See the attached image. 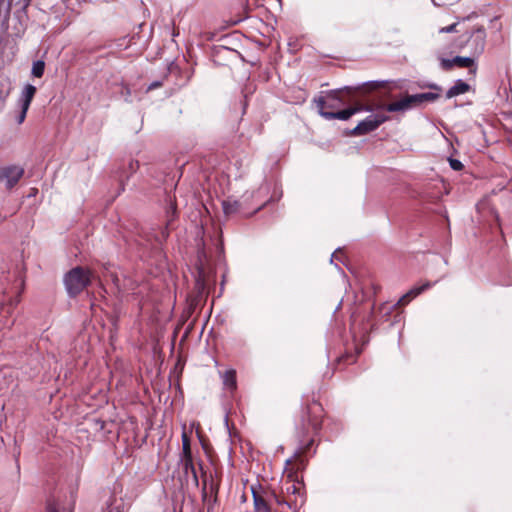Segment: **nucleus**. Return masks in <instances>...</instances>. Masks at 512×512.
<instances>
[{
    "mask_svg": "<svg viewBox=\"0 0 512 512\" xmlns=\"http://www.w3.org/2000/svg\"><path fill=\"white\" fill-rule=\"evenodd\" d=\"M351 90V87H345L342 90H332L325 96L315 98L314 103L316 104L318 113L327 120L338 119L345 121L360 111H371L370 107L360 104L340 110V107L345 104L340 94L343 91L350 93Z\"/></svg>",
    "mask_w": 512,
    "mask_h": 512,
    "instance_id": "1",
    "label": "nucleus"
},
{
    "mask_svg": "<svg viewBox=\"0 0 512 512\" xmlns=\"http://www.w3.org/2000/svg\"><path fill=\"white\" fill-rule=\"evenodd\" d=\"M90 281V271L79 266L71 269L64 278L66 290L73 297L81 293L89 285Z\"/></svg>",
    "mask_w": 512,
    "mask_h": 512,
    "instance_id": "2",
    "label": "nucleus"
},
{
    "mask_svg": "<svg viewBox=\"0 0 512 512\" xmlns=\"http://www.w3.org/2000/svg\"><path fill=\"white\" fill-rule=\"evenodd\" d=\"M322 407L319 403L308 405L298 426L299 436L305 438L310 432L317 431L321 426Z\"/></svg>",
    "mask_w": 512,
    "mask_h": 512,
    "instance_id": "3",
    "label": "nucleus"
},
{
    "mask_svg": "<svg viewBox=\"0 0 512 512\" xmlns=\"http://www.w3.org/2000/svg\"><path fill=\"white\" fill-rule=\"evenodd\" d=\"M450 71H454L456 69H466L467 70V80H475L478 65L473 57H462L455 56L450 58Z\"/></svg>",
    "mask_w": 512,
    "mask_h": 512,
    "instance_id": "4",
    "label": "nucleus"
},
{
    "mask_svg": "<svg viewBox=\"0 0 512 512\" xmlns=\"http://www.w3.org/2000/svg\"><path fill=\"white\" fill-rule=\"evenodd\" d=\"M387 119L388 117L382 114L369 115L363 121L358 123V125L352 130V134L357 136L365 135L376 130Z\"/></svg>",
    "mask_w": 512,
    "mask_h": 512,
    "instance_id": "5",
    "label": "nucleus"
},
{
    "mask_svg": "<svg viewBox=\"0 0 512 512\" xmlns=\"http://www.w3.org/2000/svg\"><path fill=\"white\" fill-rule=\"evenodd\" d=\"M251 491L253 495L254 512H271L269 504L271 500L268 491L263 490L261 487L256 488L254 486L251 487Z\"/></svg>",
    "mask_w": 512,
    "mask_h": 512,
    "instance_id": "6",
    "label": "nucleus"
},
{
    "mask_svg": "<svg viewBox=\"0 0 512 512\" xmlns=\"http://www.w3.org/2000/svg\"><path fill=\"white\" fill-rule=\"evenodd\" d=\"M24 169L19 166H8L0 170V182L6 181L8 189L13 188L18 181L22 178Z\"/></svg>",
    "mask_w": 512,
    "mask_h": 512,
    "instance_id": "7",
    "label": "nucleus"
},
{
    "mask_svg": "<svg viewBox=\"0 0 512 512\" xmlns=\"http://www.w3.org/2000/svg\"><path fill=\"white\" fill-rule=\"evenodd\" d=\"M432 286V283L429 281H426L420 285H416L412 287L407 293H405L395 304L394 308H398L401 306L407 305L410 301H412L414 298H416L418 295L426 291Z\"/></svg>",
    "mask_w": 512,
    "mask_h": 512,
    "instance_id": "8",
    "label": "nucleus"
},
{
    "mask_svg": "<svg viewBox=\"0 0 512 512\" xmlns=\"http://www.w3.org/2000/svg\"><path fill=\"white\" fill-rule=\"evenodd\" d=\"M414 101L415 98H413L412 95H406L398 101L384 105L383 108L388 112H405L415 107Z\"/></svg>",
    "mask_w": 512,
    "mask_h": 512,
    "instance_id": "9",
    "label": "nucleus"
},
{
    "mask_svg": "<svg viewBox=\"0 0 512 512\" xmlns=\"http://www.w3.org/2000/svg\"><path fill=\"white\" fill-rule=\"evenodd\" d=\"M485 35L486 32L483 27L474 28L471 31H465L463 33L466 42L471 39L475 42V50L477 52H481L484 48Z\"/></svg>",
    "mask_w": 512,
    "mask_h": 512,
    "instance_id": "10",
    "label": "nucleus"
},
{
    "mask_svg": "<svg viewBox=\"0 0 512 512\" xmlns=\"http://www.w3.org/2000/svg\"><path fill=\"white\" fill-rule=\"evenodd\" d=\"M471 80H467V75L464 79L458 78L454 81V84L450 86L449 95L450 99L465 93L472 91L475 92V89L470 85Z\"/></svg>",
    "mask_w": 512,
    "mask_h": 512,
    "instance_id": "11",
    "label": "nucleus"
},
{
    "mask_svg": "<svg viewBox=\"0 0 512 512\" xmlns=\"http://www.w3.org/2000/svg\"><path fill=\"white\" fill-rule=\"evenodd\" d=\"M306 460L298 453L293 458L286 460L285 470L288 478L294 477V475L305 468Z\"/></svg>",
    "mask_w": 512,
    "mask_h": 512,
    "instance_id": "12",
    "label": "nucleus"
},
{
    "mask_svg": "<svg viewBox=\"0 0 512 512\" xmlns=\"http://www.w3.org/2000/svg\"><path fill=\"white\" fill-rule=\"evenodd\" d=\"M268 495L270 496V500H274L278 505H286L288 506L289 509L293 510H296L298 506H300L303 503V500L299 502L296 497H281L277 495L274 491H268Z\"/></svg>",
    "mask_w": 512,
    "mask_h": 512,
    "instance_id": "13",
    "label": "nucleus"
},
{
    "mask_svg": "<svg viewBox=\"0 0 512 512\" xmlns=\"http://www.w3.org/2000/svg\"><path fill=\"white\" fill-rule=\"evenodd\" d=\"M35 94H36V87L31 84H27L24 87V89L21 93V96H20L21 107H24V109H29V106H30Z\"/></svg>",
    "mask_w": 512,
    "mask_h": 512,
    "instance_id": "14",
    "label": "nucleus"
},
{
    "mask_svg": "<svg viewBox=\"0 0 512 512\" xmlns=\"http://www.w3.org/2000/svg\"><path fill=\"white\" fill-rule=\"evenodd\" d=\"M220 376L226 389L234 391L237 388L236 371L234 369L220 373Z\"/></svg>",
    "mask_w": 512,
    "mask_h": 512,
    "instance_id": "15",
    "label": "nucleus"
},
{
    "mask_svg": "<svg viewBox=\"0 0 512 512\" xmlns=\"http://www.w3.org/2000/svg\"><path fill=\"white\" fill-rule=\"evenodd\" d=\"M182 465H183L184 473L186 475L191 474L195 485H198L199 480H198V476H197L196 467L193 463V458L192 457L182 458Z\"/></svg>",
    "mask_w": 512,
    "mask_h": 512,
    "instance_id": "16",
    "label": "nucleus"
},
{
    "mask_svg": "<svg viewBox=\"0 0 512 512\" xmlns=\"http://www.w3.org/2000/svg\"><path fill=\"white\" fill-rule=\"evenodd\" d=\"M413 98H415L414 104L415 107L421 105L424 102H433L435 101L439 95L434 92H425V93H419V94H413Z\"/></svg>",
    "mask_w": 512,
    "mask_h": 512,
    "instance_id": "17",
    "label": "nucleus"
},
{
    "mask_svg": "<svg viewBox=\"0 0 512 512\" xmlns=\"http://www.w3.org/2000/svg\"><path fill=\"white\" fill-rule=\"evenodd\" d=\"M290 482L287 483V486H286V494L288 497H292V495L294 496V498L296 497L298 499V496L300 497V500H298L299 502L302 500V497L300 496V492H301V483L299 481H295L292 478H290Z\"/></svg>",
    "mask_w": 512,
    "mask_h": 512,
    "instance_id": "18",
    "label": "nucleus"
},
{
    "mask_svg": "<svg viewBox=\"0 0 512 512\" xmlns=\"http://www.w3.org/2000/svg\"><path fill=\"white\" fill-rule=\"evenodd\" d=\"M222 206L226 215L236 213L240 209V203L237 200H225L223 201Z\"/></svg>",
    "mask_w": 512,
    "mask_h": 512,
    "instance_id": "19",
    "label": "nucleus"
},
{
    "mask_svg": "<svg viewBox=\"0 0 512 512\" xmlns=\"http://www.w3.org/2000/svg\"><path fill=\"white\" fill-rule=\"evenodd\" d=\"M393 83L391 81H370L365 83L367 91H372L380 88L392 89Z\"/></svg>",
    "mask_w": 512,
    "mask_h": 512,
    "instance_id": "20",
    "label": "nucleus"
},
{
    "mask_svg": "<svg viewBox=\"0 0 512 512\" xmlns=\"http://www.w3.org/2000/svg\"><path fill=\"white\" fill-rule=\"evenodd\" d=\"M182 450H183L182 458L192 457L190 439L185 432H183V434H182Z\"/></svg>",
    "mask_w": 512,
    "mask_h": 512,
    "instance_id": "21",
    "label": "nucleus"
},
{
    "mask_svg": "<svg viewBox=\"0 0 512 512\" xmlns=\"http://www.w3.org/2000/svg\"><path fill=\"white\" fill-rule=\"evenodd\" d=\"M103 512H122V502L116 498H111Z\"/></svg>",
    "mask_w": 512,
    "mask_h": 512,
    "instance_id": "22",
    "label": "nucleus"
},
{
    "mask_svg": "<svg viewBox=\"0 0 512 512\" xmlns=\"http://www.w3.org/2000/svg\"><path fill=\"white\" fill-rule=\"evenodd\" d=\"M45 69V63L41 60L35 61L32 66V74L35 77H42Z\"/></svg>",
    "mask_w": 512,
    "mask_h": 512,
    "instance_id": "23",
    "label": "nucleus"
},
{
    "mask_svg": "<svg viewBox=\"0 0 512 512\" xmlns=\"http://www.w3.org/2000/svg\"><path fill=\"white\" fill-rule=\"evenodd\" d=\"M449 165L455 171H461L465 168L464 164L460 160L453 158L452 155H450Z\"/></svg>",
    "mask_w": 512,
    "mask_h": 512,
    "instance_id": "24",
    "label": "nucleus"
},
{
    "mask_svg": "<svg viewBox=\"0 0 512 512\" xmlns=\"http://www.w3.org/2000/svg\"><path fill=\"white\" fill-rule=\"evenodd\" d=\"M47 512H72L70 509L58 508L54 503H50L47 506Z\"/></svg>",
    "mask_w": 512,
    "mask_h": 512,
    "instance_id": "25",
    "label": "nucleus"
},
{
    "mask_svg": "<svg viewBox=\"0 0 512 512\" xmlns=\"http://www.w3.org/2000/svg\"><path fill=\"white\" fill-rule=\"evenodd\" d=\"M120 93H121V95L124 97V100H125L126 102H129V101H130V99H129V98H130V96H131V90H130V88H129L128 86L123 85Z\"/></svg>",
    "mask_w": 512,
    "mask_h": 512,
    "instance_id": "26",
    "label": "nucleus"
},
{
    "mask_svg": "<svg viewBox=\"0 0 512 512\" xmlns=\"http://www.w3.org/2000/svg\"><path fill=\"white\" fill-rule=\"evenodd\" d=\"M27 111H28V109H24V107H21V112H20V114H19V116L17 118V122L19 124H21L25 120Z\"/></svg>",
    "mask_w": 512,
    "mask_h": 512,
    "instance_id": "27",
    "label": "nucleus"
},
{
    "mask_svg": "<svg viewBox=\"0 0 512 512\" xmlns=\"http://www.w3.org/2000/svg\"><path fill=\"white\" fill-rule=\"evenodd\" d=\"M160 86H161V82H159V81H155V82L151 83V84L148 86V89H147V90H148V91H150V90H153V89L158 88V87H160Z\"/></svg>",
    "mask_w": 512,
    "mask_h": 512,
    "instance_id": "28",
    "label": "nucleus"
},
{
    "mask_svg": "<svg viewBox=\"0 0 512 512\" xmlns=\"http://www.w3.org/2000/svg\"><path fill=\"white\" fill-rule=\"evenodd\" d=\"M449 30L450 34L460 32V29H458V24H450Z\"/></svg>",
    "mask_w": 512,
    "mask_h": 512,
    "instance_id": "29",
    "label": "nucleus"
},
{
    "mask_svg": "<svg viewBox=\"0 0 512 512\" xmlns=\"http://www.w3.org/2000/svg\"><path fill=\"white\" fill-rule=\"evenodd\" d=\"M441 65L444 69H448V59L442 58L441 59Z\"/></svg>",
    "mask_w": 512,
    "mask_h": 512,
    "instance_id": "30",
    "label": "nucleus"
},
{
    "mask_svg": "<svg viewBox=\"0 0 512 512\" xmlns=\"http://www.w3.org/2000/svg\"><path fill=\"white\" fill-rule=\"evenodd\" d=\"M472 179H473L472 174H470V173H465V181H471Z\"/></svg>",
    "mask_w": 512,
    "mask_h": 512,
    "instance_id": "31",
    "label": "nucleus"
},
{
    "mask_svg": "<svg viewBox=\"0 0 512 512\" xmlns=\"http://www.w3.org/2000/svg\"><path fill=\"white\" fill-rule=\"evenodd\" d=\"M440 32H441V33H442V32H448V27H443V28H441V29H440Z\"/></svg>",
    "mask_w": 512,
    "mask_h": 512,
    "instance_id": "32",
    "label": "nucleus"
},
{
    "mask_svg": "<svg viewBox=\"0 0 512 512\" xmlns=\"http://www.w3.org/2000/svg\"><path fill=\"white\" fill-rule=\"evenodd\" d=\"M337 252H338V250L333 252V255H332V258H331V262L333 261V258L336 256Z\"/></svg>",
    "mask_w": 512,
    "mask_h": 512,
    "instance_id": "33",
    "label": "nucleus"
},
{
    "mask_svg": "<svg viewBox=\"0 0 512 512\" xmlns=\"http://www.w3.org/2000/svg\"><path fill=\"white\" fill-rule=\"evenodd\" d=\"M30 0H25V6L29 5Z\"/></svg>",
    "mask_w": 512,
    "mask_h": 512,
    "instance_id": "34",
    "label": "nucleus"
},
{
    "mask_svg": "<svg viewBox=\"0 0 512 512\" xmlns=\"http://www.w3.org/2000/svg\"><path fill=\"white\" fill-rule=\"evenodd\" d=\"M449 145H450L451 147L453 146V144H452V140H451V139H450Z\"/></svg>",
    "mask_w": 512,
    "mask_h": 512,
    "instance_id": "35",
    "label": "nucleus"
}]
</instances>
